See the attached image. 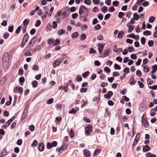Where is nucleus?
<instances>
[{"label":"nucleus","mask_w":157,"mask_h":157,"mask_svg":"<svg viewBox=\"0 0 157 157\" xmlns=\"http://www.w3.org/2000/svg\"><path fill=\"white\" fill-rule=\"evenodd\" d=\"M79 13L81 17H84L83 20V21H86L87 20L86 17H87L89 14L88 9L84 6H81L79 8Z\"/></svg>","instance_id":"obj_1"},{"label":"nucleus","mask_w":157,"mask_h":157,"mask_svg":"<svg viewBox=\"0 0 157 157\" xmlns=\"http://www.w3.org/2000/svg\"><path fill=\"white\" fill-rule=\"evenodd\" d=\"M29 39V36L28 33H26L24 36L22 42L21 44V47L23 48Z\"/></svg>","instance_id":"obj_2"},{"label":"nucleus","mask_w":157,"mask_h":157,"mask_svg":"<svg viewBox=\"0 0 157 157\" xmlns=\"http://www.w3.org/2000/svg\"><path fill=\"white\" fill-rule=\"evenodd\" d=\"M67 147L68 146L67 145H66L65 144H63L60 148H57L56 150V151L58 152L59 154H60L63 151H65Z\"/></svg>","instance_id":"obj_3"},{"label":"nucleus","mask_w":157,"mask_h":157,"mask_svg":"<svg viewBox=\"0 0 157 157\" xmlns=\"http://www.w3.org/2000/svg\"><path fill=\"white\" fill-rule=\"evenodd\" d=\"M92 126L91 124L87 125L85 128V134L88 136L92 131Z\"/></svg>","instance_id":"obj_4"},{"label":"nucleus","mask_w":157,"mask_h":157,"mask_svg":"<svg viewBox=\"0 0 157 157\" xmlns=\"http://www.w3.org/2000/svg\"><path fill=\"white\" fill-rule=\"evenodd\" d=\"M147 105V103L146 101H143L141 102L139 106L140 109L141 111L143 112L145 110L146 108Z\"/></svg>","instance_id":"obj_5"},{"label":"nucleus","mask_w":157,"mask_h":157,"mask_svg":"<svg viewBox=\"0 0 157 157\" xmlns=\"http://www.w3.org/2000/svg\"><path fill=\"white\" fill-rule=\"evenodd\" d=\"M72 82V81L70 80L69 81L64 84V86H63V90L65 92H67L68 91V86Z\"/></svg>","instance_id":"obj_6"},{"label":"nucleus","mask_w":157,"mask_h":157,"mask_svg":"<svg viewBox=\"0 0 157 157\" xmlns=\"http://www.w3.org/2000/svg\"><path fill=\"white\" fill-rule=\"evenodd\" d=\"M9 59V53L6 52L4 54L2 57V61H8Z\"/></svg>","instance_id":"obj_7"},{"label":"nucleus","mask_w":157,"mask_h":157,"mask_svg":"<svg viewBox=\"0 0 157 157\" xmlns=\"http://www.w3.org/2000/svg\"><path fill=\"white\" fill-rule=\"evenodd\" d=\"M66 8H67V9L65 11L63 12L62 13V15L64 16L63 18H64L65 17L68 16L70 14V11L69 10V7L67 6L66 7Z\"/></svg>","instance_id":"obj_8"},{"label":"nucleus","mask_w":157,"mask_h":157,"mask_svg":"<svg viewBox=\"0 0 157 157\" xmlns=\"http://www.w3.org/2000/svg\"><path fill=\"white\" fill-rule=\"evenodd\" d=\"M113 94V92L111 91H109L107 92V94L104 95V97L105 98H107L108 99H110Z\"/></svg>","instance_id":"obj_9"},{"label":"nucleus","mask_w":157,"mask_h":157,"mask_svg":"<svg viewBox=\"0 0 157 157\" xmlns=\"http://www.w3.org/2000/svg\"><path fill=\"white\" fill-rule=\"evenodd\" d=\"M142 121L143 123L144 126L146 128H148L149 126L148 122L146 119H144L143 117L142 118Z\"/></svg>","instance_id":"obj_10"},{"label":"nucleus","mask_w":157,"mask_h":157,"mask_svg":"<svg viewBox=\"0 0 157 157\" xmlns=\"http://www.w3.org/2000/svg\"><path fill=\"white\" fill-rule=\"evenodd\" d=\"M37 39V38L36 37H34L32 39L29 43V46L30 47H32L33 46L32 45H33L35 44Z\"/></svg>","instance_id":"obj_11"},{"label":"nucleus","mask_w":157,"mask_h":157,"mask_svg":"<svg viewBox=\"0 0 157 157\" xmlns=\"http://www.w3.org/2000/svg\"><path fill=\"white\" fill-rule=\"evenodd\" d=\"M111 53V50L109 49H107L104 50V54L105 55V57L109 56Z\"/></svg>","instance_id":"obj_12"},{"label":"nucleus","mask_w":157,"mask_h":157,"mask_svg":"<svg viewBox=\"0 0 157 157\" xmlns=\"http://www.w3.org/2000/svg\"><path fill=\"white\" fill-rule=\"evenodd\" d=\"M38 148L39 151H44V144L42 143H41L39 144L38 147Z\"/></svg>","instance_id":"obj_13"},{"label":"nucleus","mask_w":157,"mask_h":157,"mask_svg":"<svg viewBox=\"0 0 157 157\" xmlns=\"http://www.w3.org/2000/svg\"><path fill=\"white\" fill-rule=\"evenodd\" d=\"M3 66L5 69H7L8 67V61H2Z\"/></svg>","instance_id":"obj_14"},{"label":"nucleus","mask_w":157,"mask_h":157,"mask_svg":"<svg viewBox=\"0 0 157 157\" xmlns=\"http://www.w3.org/2000/svg\"><path fill=\"white\" fill-rule=\"evenodd\" d=\"M150 148L149 146L146 145L143 147V151L144 152H146L150 150Z\"/></svg>","instance_id":"obj_15"},{"label":"nucleus","mask_w":157,"mask_h":157,"mask_svg":"<svg viewBox=\"0 0 157 157\" xmlns=\"http://www.w3.org/2000/svg\"><path fill=\"white\" fill-rule=\"evenodd\" d=\"M84 155H85L86 157H89L90 155V153L89 151L86 150L84 151Z\"/></svg>","instance_id":"obj_16"},{"label":"nucleus","mask_w":157,"mask_h":157,"mask_svg":"<svg viewBox=\"0 0 157 157\" xmlns=\"http://www.w3.org/2000/svg\"><path fill=\"white\" fill-rule=\"evenodd\" d=\"M44 44L45 43H41L40 45H39L36 47L35 49L40 50L41 49V48L44 46Z\"/></svg>","instance_id":"obj_17"},{"label":"nucleus","mask_w":157,"mask_h":157,"mask_svg":"<svg viewBox=\"0 0 157 157\" xmlns=\"http://www.w3.org/2000/svg\"><path fill=\"white\" fill-rule=\"evenodd\" d=\"M60 43V41L59 40L56 39L55 41H53L52 43L53 46H55L59 44Z\"/></svg>","instance_id":"obj_18"},{"label":"nucleus","mask_w":157,"mask_h":157,"mask_svg":"<svg viewBox=\"0 0 157 157\" xmlns=\"http://www.w3.org/2000/svg\"><path fill=\"white\" fill-rule=\"evenodd\" d=\"M69 136L72 138L74 137V133L72 129H71L69 133Z\"/></svg>","instance_id":"obj_19"},{"label":"nucleus","mask_w":157,"mask_h":157,"mask_svg":"<svg viewBox=\"0 0 157 157\" xmlns=\"http://www.w3.org/2000/svg\"><path fill=\"white\" fill-rule=\"evenodd\" d=\"M124 32L122 31H121L118 33L117 37L119 38H121L124 36Z\"/></svg>","instance_id":"obj_20"},{"label":"nucleus","mask_w":157,"mask_h":157,"mask_svg":"<svg viewBox=\"0 0 157 157\" xmlns=\"http://www.w3.org/2000/svg\"><path fill=\"white\" fill-rule=\"evenodd\" d=\"M90 72L89 71H86L82 74V76L84 78H86L89 75Z\"/></svg>","instance_id":"obj_21"},{"label":"nucleus","mask_w":157,"mask_h":157,"mask_svg":"<svg viewBox=\"0 0 157 157\" xmlns=\"http://www.w3.org/2000/svg\"><path fill=\"white\" fill-rule=\"evenodd\" d=\"M59 65V64L57 60L54 61L53 63V66L54 67H56Z\"/></svg>","instance_id":"obj_22"},{"label":"nucleus","mask_w":157,"mask_h":157,"mask_svg":"<svg viewBox=\"0 0 157 157\" xmlns=\"http://www.w3.org/2000/svg\"><path fill=\"white\" fill-rule=\"evenodd\" d=\"M155 18L153 16H151L149 20V22L150 23H153L155 20Z\"/></svg>","instance_id":"obj_23"},{"label":"nucleus","mask_w":157,"mask_h":157,"mask_svg":"<svg viewBox=\"0 0 157 157\" xmlns=\"http://www.w3.org/2000/svg\"><path fill=\"white\" fill-rule=\"evenodd\" d=\"M32 84L33 87L35 88L37 85V82L36 80H34L32 82Z\"/></svg>","instance_id":"obj_24"},{"label":"nucleus","mask_w":157,"mask_h":157,"mask_svg":"<svg viewBox=\"0 0 157 157\" xmlns=\"http://www.w3.org/2000/svg\"><path fill=\"white\" fill-rule=\"evenodd\" d=\"M65 30L63 29H61L59 30L58 32V34L59 35H62L63 34L65 33Z\"/></svg>","instance_id":"obj_25"},{"label":"nucleus","mask_w":157,"mask_h":157,"mask_svg":"<svg viewBox=\"0 0 157 157\" xmlns=\"http://www.w3.org/2000/svg\"><path fill=\"white\" fill-rule=\"evenodd\" d=\"M139 17V16L137 13H134L133 14V18L135 19V20H137L138 19Z\"/></svg>","instance_id":"obj_26"},{"label":"nucleus","mask_w":157,"mask_h":157,"mask_svg":"<svg viewBox=\"0 0 157 157\" xmlns=\"http://www.w3.org/2000/svg\"><path fill=\"white\" fill-rule=\"evenodd\" d=\"M29 21L27 19H25L23 22V25L25 26H27L29 23Z\"/></svg>","instance_id":"obj_27"},{"label":"nucleus","mask_w":157,"mask_h":157,"mask_svg":"<svg viewBox=\"0 0 157 157\" xmlns=\"http://www.w3.org/2000/svg\"><path fill=\"white\" fill-rule=\"evenodd\" d=\"M147 83L148 85H151L153 82L152 80H151V78H148L147 79Z\"/></svg>","instance_id":"obj_28"},{"label":"nucleus","mask_w":157,"mask_h":157,"mask_svg":"<svg viewBox=\"0 0 157 157\" xmlns=\"http://www.w3.org/2000/svg\"><path fill=\"white\" fill-rule=\"evenodd\" d=\"M86 38V36L85 34L83 33L82 34L81 36L80 40H85Z\"/></svg>","instance_id":"obj_29"},{"label":"nucleus","mask_w":157,"mask_h":157,"mask_svg":"<svg viewBox=\"0 0 157 157\" xmlns=\"http://www.w3.org/2000/svg\"><path fill=\"white\" fill-rule=\"evenodd\" d=\"M18 93L20 94H21L23 93V89L21 87H19L18 88Z\"/></svg>","instance_id":"obj_30"},{"label":"nucleus","mask_w":157,"mask_h":157,"mask_svg":"<svg viewBox=\"0 0 157 157\" xmlns=\"http://www.w3.org/2000/svg\"><path fill=\"white\" fill-rule=\"evenodd\" d=\"M101 152V150L100 149H97L95 151L93 154L94 156H95L98 153H99Z\"/></svg>","instance_id":"obj_31"},{"label":"nucleus","mask_w":157,"mask_h":157,"mask_svg":"<svg viewBox=\"0 0 157 157\" xmlns=\"http://www.w3.org/2000/svg\"><path fill=\"white\" fill-rule=\"evenodd\" d=\"M139 139L136 138H135L134 142L133 144L132 145V147H134L137 144L138 142Z\"/></svg>","instance_id":"obj_32"},{"label":"nucleus","mask_w":157,"mask_h":157,"mask_svg":"<svg viewBox=\"0 0 157 157\" xmlns=\"http://www.w3.org/2000/svg\"><path fill=\"white\" fill-rule=\"evenodd\" d=\"M78 35V33L77 32L73 33L72 35V37L73 38L77 37Z\"/></svg>","instance_id":"obj_33"},{"label":"nucleus","mask_w":157,"mask_h":157,"mask_svg":"<svg viewBox=\"0 0 157 157\" xmlns=\"http://www.w3.org/2000/svg\"><path fill=\"white\" fill-rule=\"evenodd\" d=\"M7 152L6 150V149H4L2 151V153H1V155H3L4 156V157L7 155Z\"/></svg>","instance_id":"obj_34"},{"label":"nucleus","mask_w":157,"mask_h":157,"mask_svg":"<svg viewBox=\"0 0 157 157\" xmlns=\"http://www.w3.org/2000/svg\"><path fill=\"white\" fill-rule=\"evenodd\" d=\"M123 71L125 74H128L129 71V69L128 67H126L123 70Z\"/></svg>","instance_id":"obj_35"},{"label":"nucleus","mask_w":157,"mask_h":157,"mask_svg":"<svg viewBox=\"0 0 157 157\" xmlns=\"http://www.w3.org/2000/svg\"><path fill=\"white\" fill-rule=\"evenodd\" d=\"M154 42L153 40H149L148 42V45L150 47H151L154 44Z\"/></svg>","instance_id":"obj_36"},{"label":"nucleus","mask_w":157,"mask_h":157,"mask_svg":"<svg viewBox=\"0 0 157 157\" xmlns=\"http://www.w3.org/2000/svg\"><path fill=\"white\" fill-rule=\"evenodd\" d=\"M143 34L145 35L149 36L151 35V32L149 31H145L144 32Z\"/></svg>","instance_id":"obj_37"},{"label":"nucleus","mask_w":157,"mask_h":157,"mask_svg":"<svg viewBox=\"0 0 157 157\" xmlns=\"http://www.w3.org/2000/svg\"><path fill=\"white\" fill-rule=\"evenodd\" d=\"M38 144L37 141L36 140H35L31 144L32 147H35L37 146Z\"/></svg>","instance_id":"obj_38"},{"label":"nucleus","mask_w":157,"mask_h":157,"mask_svg":"<svg viewBox=\"0 0 157 157\" xmlns=\"http://www.w3.org/2000/svg\"><path fill=\"white\" fill-rule=\"evenodd\" d=\"M146 39L144 37H142L141 39V42L143 45H144L145 43Z\"/></svg>","instance_id":"obj_39"},{"label":"nucleus","mask_w":157,"mask_h":157,"mask_svg":"<svg viewBox=\"0 0 157 157\" xmlns=\"http://www.w3.org/2000/svg\"><path fill=\"white\" fill-rule=\"evenodd\" d=\"M114 68L115 69L120 70L121 69V67L117 64H114Z\"/></svg>","instance_id":"obj_40"},{"label":"nucleus","mask_w":157,"mask_h":157,"mask_svg":"<svg viewBox=\"0 0 157 157\" xmlns=\"http://www.w3.org/2000/svg\"><path fill=\"white\" fill-rule=\"evenodd\" d=\"M96 51L94 50L93 48H91L90 49L89 53L90 54H94L96 53Z\"/></svg>","instance_id":"obj_41"},{"label":"nucleus","mask_w":157,"mask_h":157,"mask_svg":"<svg viewBox=\"0 0 157 157\" xmlns=\"http://www.w3.org/2000/svg\"><path fill=\"white\" fill-rule=\"evenodd\" d=\"M129 29L128 30V32L129 33H131L132 30L134 29V27L133 26L130 25L129 26Z\"/></svg>","instance_id":"obj_42"},{"label":"nucleus","mask_w":157,"mask_h":157,"mask_svg":"<svg viewBox=\"0 0 157 157\" xmlns=\"http://www.w3.org/2000/svg\"><path fill=\"white\" fill-rule=\"evenodd\" d=\"M136 74L137 76L141 77L142 75V73L141 71L139 70H137L136 72Z\"/></svg>","instance_id":"obj_43"},{"label":"nucleus","mask_w":157,"mask_h":157,"mask_svg":"<svg viewBox=\"0 0 157 157\" xmlns=\"http://www.w3.org/2000/svg\"><path fill=\"white\" fill-rule=\"evenodd\" d=\"M115 10V8L111 6L109 7V11L110 12H113Z\"/></svg>","instance_id":"obj_44"},{"label":"nucleus","mask_w":157,"mask_h":157,"mask_svg":"<svg viewBox=\"0 0 157 157\" xmlns=\"http://www.w3.org/2000/svg\"><path fill=\"white\" fill-rule=\"evenodd\" d=\"M107 7L105 6H104L103 8H102L101 9V10L104 13H105V12H106L107 11Z\"/></svg>","instance_id":"obj_45"},{"label":"nucleus","mask_w":157,"mask_h":157,"mask_svg":"<svg viewBox=\"0 0 157 157\" xmlns=\"http://www.w3.org/2000/svg\"><path fill=\"white\" fill-rule=\"evenodd\" d=\"M104 71L107 73H109L110 72V69L107 67H105L104 69Z\"/></svg>","instance_id":"obj_46"},{"label":"nucleus","mask_w":157,"mask_h":157,"mask_svg":"<svg viewBox=\"0 0 157 157\" xmlns=\"http://www.w3.org/2000/svg\"><path fill=\"white\" fill-rule=\"evenodd\" d=\"M131 58L133 59H137V56L135 54H132L130 55Z\"/></svg>","instance_id":"obj_47"},{"label":"nucleus","mask_w":157,"mask_h":157,"mask_svg":"<svg viewBox=\"0 0 157 157\" xmlns=\"http://www.w3.org/2000/svg\"><path fill=\"white\" fill-rule=\"evenodd\" d=\"M141 62V59L139 58L138 59V61L136 63V66H138L140 64Z\"/></svg>","instance_id":"obj_48"},{"label":"nucleus","mask_w":157,"mask_h":157,"mask_svg":"<svg viewBox=\"0 0 157 157\" xmlns=\"http://www.w3.org/2000/svg\"><path fill=\"white\" fill-rule=\"evenodd\" d=\"M87 88H81L80 89V92L82 93H85L87 91Z\"/></svg>","instance_id":"obj_49"},{"label":"nucleus","mask_w":157,"mask_h":157,"mask_svg":"<svg viewBox=\"0 0 157 157\" xmlns=\"http://www.w3.org/2000/svg\"><path fill=\"white\" fill-rule=\"evenodd\" d=\"M119 4V2L117 1H114L113 3V5L114 6H117Z\"/></svg>","instance_id":"obj_50"},{"label":"nucleus","mask_w":157,"mask_h":157,"mask_svg":"<svg viewBox=\"0 0 157 157\" xmlns=\"http://www.w3.org/2000/svg\"><path fill=\"white\" fill-rule=\"evenodd\" d=\"M53 101V99L52 98L50 99L49 100H47V103L48 104H52Z\"/></svg>","instance_id":"obj_51"},{"label":"nucleus","mask_w":157,"mask_h":157,"mask_svg":"<svg viewBox=\"0 0 157 157\" xmlns=\"http://www.w3.org/2000/svg\"><path fill=\"white\" fill-rule=\"evenodd\" d=\"M13 30V26H9L8 28V31L10 32H12Z\"/></svg>","instance_id":"obj_52"},{"label":"nucleus","mask_w":157,"mask_h":157,"mask_svg":"<svg viewBox=\"0 0 157 157\" xmlns=\"http://www.w3.org/2000/svg\"><path fill=\"white\" fill-rule=\"evenodd\" d=\"M138 83L139 85V87L140 88H143L144 86V85L140 81H138Z\"/></svg>","instance_id":"obj_53"},{"label":"nucleus","mask_w":157,"mask_h":157,"mask_svg":"<svg viewBox=\"0 0 157 157\" xmlns=\"http://www.w3.org/2000/svg\"><path fill=\"white\" fill-rule=\"evenodd\" d=\"M47 147L48 149H51L52 147L51 143H48L47 144Z\"/></svg>","instance_id":"obj_54"},{"label":"nucleus","mask_w":157,"mask_h":157,"mask_svg":"<svg viewBox=\"0 0 157 157\" xmlns=\"http://www.w3.org/2000/svg\"><path fill=\"white\" fill-rule=\"evenodd\" d=\"M77 77L76 78V80L78 82L81 81L82 79L81 76H77Z\"/></svg>","instance_id":"obj_55"},{"label":"nucleus","mask_w":157,"mask_h":157,"mask_svg":"<svg viewBox=\"0 0 157 157\" xmlns=\"http://www.w3.org/2000/svg\"><path fill=\"white\" fill-rule=\"evenodd\" d=\"M9 36V34L8 33L6 32L4 34L3 38L5 39H6L8 38Z\"/></svg>","instance_id":"obj_56"},{"label":"nucleus","mask_w":157,"mask_h":157,"mask_svg":"<svg viewBox=\"0 0 157 157\" xmlns=\"http://www.w3.org/2000/svg\"><path fill=\"white\" fill-rule=\"evenodd\" d=\"M21 26H20L18 27L16 31V34H18L20 33L21 30Z\"/></svg>","instance_id":"obj_57"},{"label":"nucleus","mask_w":157,"mask_h":157,"mask_svg":"<svg viewBox=\"0 0 157 157\" xmlns=\"http://www.w3.org/2000/svg\"><path fill=\"white\" fill-rule=\"evenodd\" d=\"M124 15V14L123 12H119L118 14V17L120 18H121L123 17Z\"/></svg>","instance_id":"obj_58"},{"label":"nucleus","mask_w":157,"mask_h":157,"mask_svg":"<svg viewBox=\"0 0 157 157\" xmlns=\"http://www.w3.org/2000/svg\"><path fill=\"white\" fill-rule=\"evenodd\" d=\"M149 89L155 90L157 89V85H154L153 86H149Z\"/></svg>","instance_id":"obj_59"},{"label":"nucleus","mask_w":157,"mask_h":157,"mask_svg":"<svg viewBox=\"0 0 157 157\" xmlns=\"http://www.w3.org/2000/svg\"><path fill=\"white\" fill-rule=\"evenodd\" d=\"M93 10L94 12H97L99 11V9L97 6H95L93 8Z\"/></svg>","instance_id":"obj_60"},{"label":"nucleus","mask_w":157,"mask_h":157,"mask_svg":"<svg viewBox=\"0 0 157 157\" xmlns=\"http://www.w3.org/2000/svg\"><path fill=\"white\" fill-rule=\"evenodd\" d=\"M127 50L129 52H132L134 50V48L132 47H129L127 48Z\"/></svg>","instance_id":"obj_61"},{"label":"nucleus","mask_w":157,"mask_h":157,"mask_svg":"<svg viewBox=\"0 0 157 157\" xmlns=\"http://www.w3.org/2000/svg\"><path fill=\"white\" fill-rule=\"evenodd\" d=\"M132 14V12H128L126 14V17L128 18H130L131 15Z\"/></svg>","instance_id":"obj_62"},{"label":"nucleus","mask_w":157,"mask_h":157,"mask_svg":"<svg viewBox=\"0 0 157 157\" xmlns=\"http://www.w3.org/2000/svg\"><path fill=\"white\" fill-rule=\"evenodd\" d=\"M105 112L106 113L108 116H110L111 114L110 112L109 111V109L107 108H106L105 110Z\"/></svg>","instance_id":"obj_63"},{"label":"nucleus","mask_w":157,"mask_h":157,"mask_svg":"<svg viewBox=\"0 0 157 157\" xmlns=\"http://www.w3.org/2000/svg\"><path fill=\"white\" fill-rule=\"evenodd\" d=\"M19 81L20 82L23 83L25 82V78L23 77H21L19 78Z\"/></svg>","instance_id":"obj_64"}]
</instances>
